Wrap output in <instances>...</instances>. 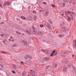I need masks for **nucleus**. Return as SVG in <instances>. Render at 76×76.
<instances>
[{
	"mask_svg": "<svg viewBox=\"0 0 76 76\" xmlns=\"http://www.w3.org/2000/svg\"><path fill=\"white\" fill-rule=\"evenodd\" d=\"M20 63H21V64H24V62H23V61H21L20 62Z\"/></svg>",
	"mask_w": 76,
	"mask_h": 76,
	"instance_id": "38",
	"label": "nucleus"
},
{
	"mask_svg": "<svg viewBox=\"0 0 76 76\" xmlns=\"http://www.w3.org/2000/svg\"><path fill=\"white\" fill-rule=\"evenodd\" d=\"M12 41H13V39H12Z\"/></svg>",
	"mask_w": 76,
	"mask_h": 76,
	"instance_id": "63",
	"label": "nucleus"
},
{
	"mask_svg": "<svg viewBox=\"0 0 76 76\" xmlns=\"http://www.w3.org/2000/svg\"><path fill=\"white\" fill-rule=\"evenodd\" d=\"M72 57H75V55H73V54L72 55Z\"/></svg>",
	"mask_w": 76,
	"mask_h": 76,
	"instance_id": "47",
	"label": "nucleus"
},
{
	"mask_svg": "<svg viewBox=\"0 0 76 76\" xmlns=\"http://www.w3.org/2000/svg\"><path fill=\"white\" fill-rule=\"evenodd\" d=\"M30 71L31 72H35V70H34L30 69Z\"/></svg>",
	"mask_w": 76,
	"mask_h": 76,
	"instance_id": "24",
	"label": "nucleus"
},
{
	"mask_svg": "<svg viewBox=\"0 0 76 76\" xmlns=\"http://www.w3.org/2000/svg\"><path fill=\"white\" fill-rule=\"evenodd\" d=\"M8 40L9 41H11V39H8Z\"/></svg>",
	"mask_w": 76,
	"mask_h": 76,
	"instance_id": "52",
	"label": "nucleus"
},
{
	"mask_svg": "<svg viewBox=\"0 0 76 76\" xmlns=\"http://www.w3.org/2000/svg\"><path fill=\"white\" fill-rule=\"evenodd\" d=\"M53 55H54V53H51L50 55V56H51V57L52 56H53Z\"/></svg>",
	"mask_w": 76,
	"mask_h": 76,
	"instance_id": "32",
	"label": "nucleus"
},
{
	"mask_svg": "<svg viewBox=\"0 0 76 76\" xmlns=\"http://www.w3.org/2000/svg\"><path fill=\"white\" fill-rule=\"evenodd\" d=\"M72 20H73V17H72Z\"/></svg>",
	"mask_w": 76,
	"mask_h": 76,
	"instance_id": "56",
	"label": "nucleus"
},
{
	"mask_svg": "<svg viewBox=\"0 0 76 76\" xmlns=\"http://www.w3.org/2000/svg\"><path fill=\"white\" fill-rule=\"evenodd\" d=\"M50 67V66L49 65L48 66L46 67V69H48V67Z\"/></svg>",
	"mask_w": 76,
	"mask_h": 76,
	"instance_id": "44",
	"label": "nucleus"
},
{
	"mask_svg": "<svg viewBox=\"0 0 76 76\" xmlns=\"http://www.w3.org/2000/svg\"><path fill=\"white\" fill-rule=\"evenodd\" d=\"M3 61H4V60L3 59H0V63H2V62H3Z\"/></svg>",
	"mask_w": 76,
	"mask_h": 76,
	"instance_id": "22",
	"label": "nucleus"
},
{
	"mask_svg": "<svg viewBox=\"0 0 76 76\" xmlns=\"http://www.w3.org/2000/svg\"><path fill=\"white\" fill-rule=\"evenodd\" d=\"M52 27L53 28V29H54V26H53Z\"/></svg>",
	"mask_w": 76,
	"mask_h": 76,
	"instance_id": "61",
	"label": "nucleus"
},
{
	"mask_svg": "<svg viewBox=\"0 0 76 76\" xmlns=\"http://www.w3.org/2000/svg\"><path fill=\"white\" fill-rule=\"evenodd\" d=\"M32 28H33V29H35L34 27L33 26V27H32Z\"/></svg>",
	"mask_w": 76,
	"mask_h": 76,
	"instance_id": "54",
	"label": "nucleus"
},
{
	"mask_svg": "<svg viewBox=\"0 0 76 76\" xmlns=\"http://www.w3.org/2000/svg\"><path fill=\"white\" fill-rule=\"evenodd\" d=\"M33 33L34 35H36V34H37V31H35V30H34L33 32Z\"/></svg>",
	"mask_w": 76,
	"mask_h": 76,
	"instance_id": "12",
	"label": "nucleus"
},
{
	"mask_svg": "<svg viewBox=\"0 0 76 76\" xmlns=\"http://www.w3.org/2000/svg\"><path fill=\"white\" fill-rule=\"evenodd\" d=\"M61 29L63 31H66L67 30V29L66 27H62L61 28Z\"/></svg>",
	"mask_w": 76,
	"mask_h": 76,
	"instance_id": "5",
	"label": "nucleus"
},
{
	"mask_svg": "<svg viewBox=\"0 0 76 76\" xmlns=\"http://www.w3.org/2000/svg\"><path fill=\"white\" fill-rule=\"evenodd\" d=\"M70 15H71V16L72 17H73V15H72L71 14H70Z\"/></svg>",
	"mask_w": 76,
	"mask_h": 76,
	"instance_id": "49",
	"label": "nucleus"
},
{
	"mask_svg": "<svg viewBox=\"0 0 76 76\" xmlns=\"http://www.w3.org/2000/svg\"><path fill=\"white\" fill-rule=\"evenodd\" d=\"M50 58L48 57H46L44 58L43 60L45 61H47L48 60H49Z\"/></svg>",
	"mask_w": 76,
	"mask_h": 76,
	"instance_id": "2",
	"label": "nucleus"
},
{
	"mask_svg": "<svg viewBox=\"0 0 76 76\" xmlns=\"http://www.w3.org/2000/svg\"><path fill=\"white\" fill-rule=\"evenodd\" d=\"M72 3V0H70L69 1V3Z\"/></svg>",
	"mask_w": 76,
	"mask_h": 76,
	"instance_id": "42",
	"label": "nucleus"
},
{
	"mask_svg": "<svg viewBox=\"0 0 76 76\" xmlns=\"http://www.w3.org/2000/svg\"><path fill=\"white\" fill-rule=\"evenodd\" d=\"M71 20V18L70 17H69L67 19V20L68 21H70V20Z\"/></svg>",
	"mask_w": 76,
	"mask_h": 76,
	"instance_id": "20",
	"label": "nucleus"
},
{
	"mask_svg": "<svg viewBox=\"0 0 76 76\" xmlns=\"http://www.w3.org/2000/svg\"><path fill=\"white\" fill-rule=\"evenodd\" d=\"M2 53H4V54H6V52H4V51H2Z\"/></svg>",
	"mask_w": 76,
	"mask_h": 76,
	"instance_id": "41",
	"label": "nucleus"
},
{
	"mask_svg": "<svg viewBox=\"0 0 76 76\" xmlns=\"http://www.w3.org/2000/svg\"><path fill=\"white\" fill-rule=\"evenodd\" d=\"M69 68H71V67H72V64H69Z\"/></svg>",
	"mask_w": 76,
	"mask_h": 76,
	"instance_id": "19",
	"label": "nucleus"
},
{
	"mask_svg": "<svg viewBox=\"0 0 76 76\" xmlns=\"http://www.w3.org/2000/svg\"><path fill=\"white\" fill-rule=\"evenodd\" d=\"M20 18L21 19H23V20H25V19H26V18L23 16H21Z\"/></svg>",
	"mask_w": 76,
	"mask_h": 76,
	"instance_id": "13",
	"label": "nucleus"
},
{
	"mask_svg": "<svg viewBox=\"0 0 76 76\" xmlns=\"http://www.w3.org/2000/svg\"><path fill=\"white\" fill-rule=\"evenodd\" d=\"M73 69L74 70H75V67H74V68Z\"/></svg>",
	"mask_w": 76,
	"mask_h": 76,
	"instance_id": "55",
	"label": "nucleus"
},
{
	"mask_svg": "<svg viewBox=\"0 0 76 76\" xmlns=\"http://www.w3.org/2000/svg\"><path fill=\"white\" fill-rule=\"evenodd\" d=\"M46 26L48 28H49V29H51V27L48 23H47L46 24Z\"/></svg>",
	"mask_w": 76,
	"mask_h": 76,
	"instance_id": "4",
	"label": "nucleus"
},
{
	"mask_svg": "<svg viewBox=\"0 0 76 76\" xmlns=\"http://www.w3.org/2000/svg\"><path fill=\"white\" fill-rule=\"evenodd\" d=\"M0 7H1V8H3V6H2V5L1 4H0Z\"/></svg>",
	"mask_w": 76,
	"mask_h": 76,
	"instance_id": "33",
	"label": "nucleus"
},
{
	"mask_svg": "<svg viewBox=\"0 0 76 76\" xmlns=\"http://www.w3.org/2000/svg\"><path fill=\"white\" fill-rule=\"evenodd\" d=\"M53 55H54V56H56L57 55V52H55L54 54H53Z\"/></svg>",
	"mask_w": 76,
	"mask_h": 76,
	"instance_id": "34",
	"label": "nucleus"
},
{
	"mask_svg": "<svg viewBox=\"0 0 76 76\" xmlns=\"http://www.w3.org/2000/svg\"><path fill=\"white\" fill-rule=\"evenodd\" d=\"M68 2V1H67V0H66V1H65V3H67Z\"/></svg>",
	"mask_w": 76,
	"mask_h": 76,
	"instance_id": "45",
	"label": "nucleus"
},
{
	"mask_svg": "<svg viewBox=\"0 0 76 76\" xmlns=\"http://www.w3.org/2000/svg\"><path fill=\"white\" fill-rule=\"evenodd\" d=\"M38 34L39 35H42V32H38Z\"/></svg>",
	"mask_w": 76,
	"mask_h": 76,
	"instance_id": "17",
	"label": "nucleus"
},
{
	"mask_svg": "<svg viewBox=\"0 0 76 76\" xmlns=\"http://www.w3.org/2000/svg\"><path fill=\"white\" fill-rule=\"evenodd\" d=\"M66 52L65 53H64V54H66Z\"/></svg>",
	"mask_w": 76,
	"mask_h": 76,
	"instance_id": "64",
	"label": "nucleus"
},
{
	"mask_svg": "<svg viewBox=\"0 0 76 76\" xmlns=\"http://www.w3.org/2000/svg\"><path fill=\"white\" fill-rule=\"evenodd\" d=\"M32 76H35V75L33 74V75H32Z\"/></svg>",
	"mask_w": 76,
	"mask_h": 76,
	"instance_id": "58",
	"label": "nucleus"
},
{
	"mask_svg": "<svg viewBox=\"0 0 76 76\" xmlns=\"http://www.w3.org/2000/svg\"><path fill=\"white\" fill-rule=\"evenodd\" d=\"M27 57H28L29 59L32 58V56H28V55H26Z\"/></svg>",
	"mask_w": 76,
	"mask_h": 76,
	"instance_id": "14",
	"label": "nucleus"
},
{
	"mask_svg": "<svg viewBox=\"0 0 76 76\" xmlns=\"http://www.w3.org/2000/svg\"><path fill=\"white\" fill-rule=\"evenodd\" d=\"M20 23H21V24H22V22L20 21Z\"/></svg>",
	"mask_w": 76,
	"mask_h": 76,
	"instance_id": "53",
	"label": "nucleus"
},
{
	"mask_svg": "<svg viewBox=\"0 0 76 76\" xmlns=\"http://www.w3.org/2000/svg\"><path fill=\"white\" fill-rule=\"evenodd\" d=\"M71 13H72V14H73V15H75V13L74 12H71Z\"/></svg>",
	"mask_w": 76,
	"mask_h": 76,
	"instance_id": "43",
	"label": "nucleus"
},
{
	"mask_svg": "<svg viewBox=\"0 0 76 76\" xmlns=\"http://www.w3.org/2000/svg\"><path fill=\"white\" fill-rule=\"evenodd\" d=\"M22 42H23V43L25 44V45H27V42L25 41L24 40H22Z\"/></svg>",
	"mask_w": 76,
	"mask_h": 76,
	"instance_id": "7",
	"label": "nucleus"
},
{
	"mask_svg": "<svg viewBox=\"0 0 76 76\" xmlns=\"http://www.w3.org/2000/svg\"><path fill=\"white\" fill-rule=\"evenodd\" d=\"M17 66H16V65L13 64L12 66V67L13 69H16V67Z\"/></svg>",
	"mask_w": 76,
	"mask_h": 76,
	"instance_id": "9",
	"label": "nucleus"
},
{
	"mask_svg": "<svg viewBox=\"0 0 76 76\" xmlns=\"http://www.w3.org/2000/svg\"><path fill=\"white\" fill-rule=\"evenodd\" d=\"M10 38H11V39H13V37L12 36H10Z\"/></svg>",
	"mask_w": 76,
	"mask_h": 76,
	"instance_id": "46",
	"label": "nucleus"
},
{
	"mask_svg": "<svg viewBox=\"0 0 76 76\" xmlns=\"http://www.w3.org/2000/svg\"><path fill=\"white\" fill-rule=\"evenodd\" d=\"M10 3L8 2H6L4 4V6H6V5H10Z\"/></svg>",
	"mask_w": 76,
	"mask_h": 76,
	"instance_id": "3",
	"label": "nucleus"
},
{
	"mask_svg": "<svg viewBox=\"0 0 76 76\" xmlns=\"http://www.w3.org/2000/svg\"><path fill=\"white\" fill-rule=\"evenodd\" d=\"M57 64H55V66H54V67L55 68H56V67H57Z\"/></svg>",
	"mask_w": 76,
	"mask_h": 76,
	"instance_id": "40",
	"label": "nucleus"
},
{
	"mask_svg": "<svg viewBox=\"0 0 76 76\" xmlns=\"http://www.w3.org/2000/svg\"><path fill=\"white\" fill-rule=\"evenodd\" d=\"M61 26H62L63 25V24H61Z\"/></svg>",
	"mask_w": 76,
	"mask_h": 76,
	"instance_id": "62",
	"label": "nucleus"
},
{
	"mask_svg": "<svg viewBox=\"0 0 76 76\" xmlns=\"http://www.w3.org/2000/svg\"><path fill=\"white\" fill-rule=\"evenodd\" d=\"M39 11L40 12H42V10H40Z\"/></svg>",
	"mask_w": 76,
	"mask_h": 76,
	"instance_id": "50",
	"label": "nucleus"
},
{
	"mask_svg": "<svg viewBox=\"0 0 76 76\" xmlns=\"http://www.w3.org/2000/svg\"><path fill=\"white\" fill-rule=\"evenodd\" d=\"M37 17H36V16H34V19L35 20L36 19H37Z\"/></svg>",
	"mask_w": 76,
	"mask_h": 76,
	"instance_id": "36",
	"label": "nucleus"
},
{
	"mask_svg": "<svg viewBox=\"0 0 76 76\" xmlns=\"http://www.w3.org/2000/svg\"><path fill=\"white\" fill-rule=\"evenodd\" d=\"M12 73H16V72H15V71H12Z\"/></svg>",
	"mask_w": 76,
	"mask_h": 76,
	"instance_id": "37",
	"label": "nucleus"
},
{
	"mask_svg": "<svg viewBox=\"0 0 76 76\" xmlns=\"http://www.w3.org/2000/svg\"><path fill=\"white\" fill-rule=\"evenodd\" d=\"M55 51H56V50H54L53 51L52 53H53L54 54V53H55Z\"/></svg>",
	"mask_w": 76,
	"mask_h": 76,
	"instance_id": "39",
	"label": "nucleus"
},
{
	"mask_svg": "<svg viewBox=\"0 0 76 76\" xmlns=\"http://www.w3.org/2000/svg\"><path fill=\"white\" fill-rule=\"evenodd\" d=\"M25 72H23V74H22V76H26V74Z\"/></svg>",
	"mask_w": 76,
	"mask_h": 76,
	"instance_id": "18",
	"label": "nucleus"
},
{
	"mask_svg": "<svg viewBox=\"0 0 76 76\" xmlns=\"http://www.w3.org/2000/svg\"><path fill=\"white\" fill-rule=\"evenodd\" d=\"M25 58L26 60H27V57H25Z\"/></svg>",
	"mask_w": 76,
	"mask_h": 76,
	"instance_id": "51",
	"label": "nucleus"
},
{
	"mask_svg": "<svg viewBox=\"0 0 76 76\" xmlns=\"http://www.w3.org/2000/svg\"><path fill=\"white\" fill-rule=\"evenodd\" d=\"M18 44H15L14 45H13L12 46V47H17L18 46Z\"/></svg>",
	"mask_w": 76,
	"mask_h": 76,
	"instance_id": "10",
	"label": "nucleus"
},
{
	"mask_svg": "<svg viewBox=\"0 0 76 76\" xmlns=\"http://www.w3.org/2000/svg\"><path fill=\"white\" fill-rule=\"evenodd\" d=\"M49 13V12L48 11H46L45 13V16H48V13Z\"/></svg>",
	"mask_w": 76,
	"mask_h": 76,
	"instance_id": "11",
	"label": "nucleus"
},
{
	"mask_svg": "<svg viewBox=\"0 0 76 76\" xmlns=\"http://www.w3.org/2000/svg\"><path fill=\"white\" fill-rule=\"evenodd\" d=\"M71 12L69 11H66V13L67 14V15H69V14H70Z\"/></svg>",
	"mask_w": 76,
	"mask_h": 76,
	"instance_id": "16",
	"label": "nucleus"
},
{
	"mask_svg": "<svg viewBox=\"0 0 76 76\" xmlns=\"http://www.w3.org/2000/svg\"><path fill=\"white\" fill-rule=\"evenodd\" d=\"M40 27H41V28H42V27H44V25H43L42 24H40Z\"/></svg>",
	"mask_w": 76,
	"mask_h": 76,
	"instance_id": "31",
	"label": "nucleus"
},
{
	"mask_svg": "<svg viewBox=\"0 0 76 76\" xmlns=\"http://www.w3.org/2000/svg\"><path fill=\"white\" fill-rule=\"evenodd\" d=\"M63 23L64 25V22H63Z\"/></svg>",
	"mask_w": 76,
	"mask_h": 76,
	"instance_id": "59",
	"label": "nucleus"
},
{
	"mask_svg": "<svg viewBox=\"0 0 76 76\" xmlns=\"http://www.w3.org/2000/svg\"><path fill=\"white\" fill-rule=\"evenodd\" d=\"M51 6H52V7H55V6H54V5L53 4L51 5Z\"/></svg>",
	"mask_w": 76,
	"mask_h": 76,
	"instance_id": "35",
	"label": "nucleus"
},
{
	"mask_svg": "<svg viewBox=\"0 0 76 76\" xmlns=\"http://www.w3.org/2000/svg\"><path fill=\"white\" fill-rule=\"evenodd\" d=\"M0 66L1 67L3 68V67H4V65L3 64H0Z\"/></svg>",
	"mask_w": 76,
	"mask_h": 76,
	"instance_id": "23",
	"label": "nucleus"
},
{
	"mask_svg": "<svg viewBox=\"0 0 76 76\" xmlns=\"http://www.w3.org/2000/svg\"><path fill=\"white\" fill-rule=\"evenodd\" d=\"M48 21L49 22H50V23H51V24H52V23H53V21H52L50 20H49Z\"/></svg>",
	"mask_w": 76,
	"mask_h": 76,
	"instance_id": "27",
	"label": "nucleus"
},
{
	"mask_svg": "<svg viewBox=\"0 0 76 76\" xmlns=\"http://www.w3.org/2000/svg\"><path fill=\"white\" fill-rule=\"evenodd\" d=\"M16 33L17 34H21V33H20V32H19L18 31H16Z\"/></svg>",
	"mask_w": 76,
	"mask_h": 76,
	"instance_id": "21",
	"label": "nucleus"
},
{
	"mask_svg": "<svg viewBox=\"0 0 76 76\" xmlns=\"http://www.w3.org/2000/svg\"><path fill=\"white\" fill-rule=\"evenodd\" d=\"M76 47V40H75L74 42V46L73 48L74 49Z\"/></svg>",
	"mask_w": 76,
	"mask_h": 76,
	"instance_id": "8",
	"label": "nucleus"
},
{
	"mask_svg": "<svg viewBox=\"0 0 76 76\" xmlns=\"http://www.w3.org/2000/svg\"><path fill=\"white\" fill-rule=\"evenodd\" d=\"M32 12L34 13H35V14H36V13H37V12H36V11H35V10L33 11Z\"/></svg>",
	"mask_w": 76,
	"mask_h": 76,
	"instance_id": "29",
	"label": "nucleus"
},
{
	"mask_svg": "<svg viewBox=\"0 0 76 76\" xmlns=\"http://www.w3.org/2000/svg\"><path fill=\"white\" fill-rule=\"evenodd\" d=\"M67 70V68L66 67H64L63 69V72H66V71Z\"/></svg>",
	"mask_w": 76,
	"mask_h": 76,
	"instance_id": "15",
	"label": "nucleus"
},
{
	"mask_svg": "<svg viewBox=\"0 0 76 76\" xmlns=\"http://www.w3.org/2000/svg\"><path fill=\"white\" fill-rule=\"evenodd\" d=\"M67 60H66L64 61V63L65 64H67Z\"/></svg>",
	"mask_w": 76,
	"mask_h": 76,
	"instance_id": "26",
	"label": "nucleus"
},
{
	"mask_svg": "<svg viewBox=\"0 0 76 76\" xmlns=\"http://www.w3.org/2000/svg\"><path fill=\"white\" fill-rule=\"evenodd\" d=\"M3 42H4V43L5 42V41H3Z\"/></svg>",
	"mask_w": 76,
	"mask_h": 76,
	"instance_id": "57",
	"label": "nucleus"
},
{
	"mask_svg": "<svg viewBox=\"0 0 76 76\" xmlns=\"http://www.w3.org/2000/svg\"><path fill=\"white\" fill-rule=\"evenodd\" d=\"M26 33H27V34H29L30 35L31 34V30H30V29H29V31H26Z\"/></svg>",
	"mask_w": 76,
	"mask_h": 76,
	"instance_id": "6",
	"label": "nucleus"
},
{
	"mask_svg": "<svg viewBox=\"0 0 76 76\" xmlns=\"http://www.w3.org/2000/svg\"><path fill=\"white\" fill-rule=\"evenodd\" d=\"M58 36H59V37H60V38H61V37H63V36L61 34L59 35Z\"/></svg>",
	"mask_w": 76,
	"mask_h": 76,
	"instance_id": "30",
	"label": "nucleus"
},
{
	"mask_svg": "<svg viewBox=\"0 0 76 76\" xmlns=\"http://www.w3.org/2000/svg\"><path fill=\"white\" fill-rule=\"evenodd\" d=\"M4 35H5V34H0L1 36L2 37H3V36H4Z\"/></svg>",
	"mask_w": 76,
	"mask_h": 76,
	"instance_id": "25",
	"label": "nucleus"
},
{
	"mask_svg": "<svg viewBox=\"0 0 76 76\" xmlns=\"http://www.w3.org/2000/svg\"><path fill=\"white\" fill-rule=\"evenodd\" d=\"M42 4H47V3H46V2H42Z\"/></svg>",
	"mask_w": 76,
	"mask_h": 76,
	"instance_id": "28",
	"label": "nucleus"
},
{
	"mask_svg": "<svg viewBox=\"0 0 76 76\" xmlns=\"http://www.w3.org/2000/svg\"><path fill=\"white\" fill-rule=\"evenodd\" d=\"M42 51L48 54H50V51L47 50H42Z\"/></svg>",
	"mask_w": 76,
	"mask_h": 76,
	"instance_id": "1",
	"label": "nucleus"
},
{
	"mask_svg": "<svg viewBox=\"0 0 76 76\" xmlns=\"http://www.w3.org/2000/svg\"><path fill=\"white\" fill-rule=\"evenodd\" d=\"M62 16H63V15H64V14H62Z\"/></svg>",
	"mask_w": 76,
	"mask_h": 76,
	"instance_id": "60",
	"label": "nucleus"
},
{
	"mask_svg": "<svg viewBox=\"0 0 76 76\" xmlns=\"http://www.w3.org/2000/svg\"><path fill=\"white\" fill-rule=\"evenodd\" d=\"M16 20H20V19L19 18H16Z\"/></svg>",
	"mask_w": 76,
	"mask_h": 76,
	"instance_id": "48",
	"label": "nucleus"
}]
</instances>
